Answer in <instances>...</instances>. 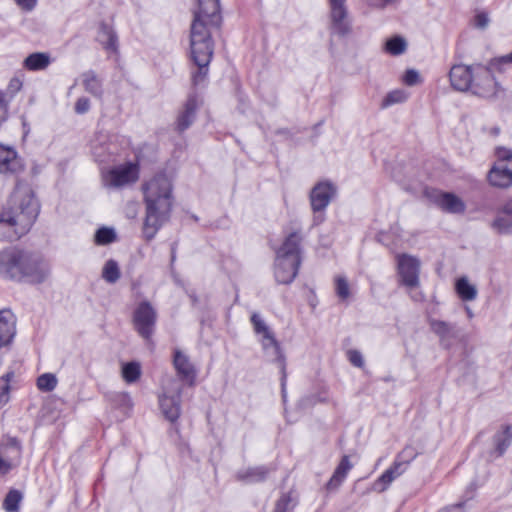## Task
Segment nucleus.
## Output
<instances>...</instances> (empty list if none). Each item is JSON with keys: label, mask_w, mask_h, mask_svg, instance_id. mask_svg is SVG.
I'll list each match as a JSON object with an SVG mask.
<instances>
[{"label": "nucleus", "mask_w": 512, "mask_h": 512, "mask_svg": "<svg viewBox=\"0 0 512 512\" xmlns=\"http://www.w3.org/2000/svg\"><path fill=\"white\" fill-rule=\"evenodd\" d=\"M465 504H466V501H461L456 504L448 505V506L442 508L441 510H439L438 512H465V509H464Z\"/></svg>", "instance_id": "obj_52"}, {"label": "nucleus", "mask_w": 512, "mask_h": 512, "mask_svg": "<svg viewBox=\"0 0 512 512\" xmlns=\"http://www.w3.org/2000/svg\"><path fill=\"white\" fill-rule=\"evenodd\" d=\"M175 259V253H174V250L172 251V261H174Z\"/></svg>", "instance_id": "obj_62"}, {"label": "nucleus", "mask_w": 512, "mask_h": 512, "mask_svg": "<svg viewBox=\"0 0 512 512\" xmlns=\"http://www.w3.org/2000/svg\"><path fill=\"white\" fill-rule=\"evenodd\" d=\"M348 359L350 363L355 367L362 368L364 366L363 356L358 350H350L348 352Z\"/></svg>", "instance_id": "obj_44"}, {"label": "nucleus", "mask_w": 512, "mask_h": 512, "mask_svg": "<svg viewBox=\"0 0 512 512\" xmlns=\"http://www.w3.org/2000/svg\"><path fill=\"white\" fill-rule=\"evenodd\" d=\"M51 63L50 54L47 52H34L29 54L24 62L23 67L29 71H40L46 69Z\"/></svg>", "instance_id": "obj_30"}, {"label": "nucleus", "mask_w": 512, "mask_h": 512, "mask_svg": "<svg viewBox=\"0 0 512 512\" xmlns=\"http://www.w3.org/2000/svg\"><path fill=\"white\" fill-rule=\"evenodd\" d=\"M200 104L201 101L197 93L193 92L188 95L175 120V130L178 133H183L194 123Z\"/></svg>", "instance_id": "obj_14"}, {"label": "nucleus", "mask_w": 512, "mask_h": 512, "mask_svg": "<svg viewBox=\"0 0 512 512\" xmlns=\"http://www.w3.org/2000/svg\"><path fill=\"white\" fill-rule=\"evenodd\" d=\"M346 1L347 0H329L331 32L338 36H345L351 30Z\"/></svg>", "instance_id": "obj_12"}, {"label": "nucleus", "mask_w": 512, "mask_h": 512, "mask_svg": "<svg viewBox=\"0 0 512 512\" xmlns=\"http://www.w3.org/2000/svg\"><path fill=\"white\" fill-rule=\"evenodd\" d=\"M90 109V101L86 97H80L75 103V112L77 114H84Z\"/></svg>", "instance_id": "obj_48"}, {"label": "nucleus", "mask_w": 512, "mask_h": 512, "mask_svg": "<svg viewBox=\"0 0 512 512\" xmlns=\"http://www.w3.org/2000/svg\"><path fill=\"white\" fill-rule=\"evenodd\" d=\"M489 15L487 12H478L474 17V25L479 29H485L489 24Z\"/></svg>", "instance_id": "obj_45"}, {"label": "nucleus", "mask_w": 512, "mask_h": 512, "mask_svg": "<svg viewBox=\"0 0 512 512\" xmlns=\"http://www.w3.org/2000/svg\"><path fill=\"white\" fill-rule=\"evenodd\" d=\"M181 395L182 389L177 388L173 395L163 393L159 396V406L164 417L174 423L181 414Z\"/></svg>", "instance_id": "obj_20"}, {"label": "nucleus", "mask_w": 512, "mask_h": 512, "mask_svg": "<svg viewBox=\"0 0 512 512\" xmlns=\"http://www.w3.org/2000/svg\"><path fill=\"white\" fill-rule=\"evenodd\" d=\"M143 193L146 206L143 235L149 241L170 217L174 201L172 181L165 173H158L143 185Z\"/></svg>", "instance_id": "obj_3"}, {"label": "nucleus", "mask_w": 512, "mask_h": 512, "mask_svg": "<svg viewBox=\"0 0 512 512\" xmlns=\"http://www.w3.org/2000/svg\"><path fill=\"white\" fill-rule=\"evenodd\" d=\"M400 0H365L367 5L377 9H384L398 3Z\"/></svg>", "instance_id": "obj_47"}, {"label": "nucleus", "mask_w": 512, "mask_h": 512, "mask_svg": "<svg viewBox=\"0 0 512 512\" xmlns=\"http://www.w3.org/2000/svg\"><path fill=\"white\" fill-rule=\"evenodd\" d=\"M107 400L112 408L128 415L133 409V401L128 392H112L107 394Z\"/></svg>", "instance_id": "obj_28"}, {"label": "nucleus", "mask_w": 512, "mask_h": 512, "mask_svg": "<svg viewBox=\"0 0 512 512\" xmlns=\"http://www.w3.org/2000/svg\"><path fill=\"white\" fill-rule=\"evenodd\" d=\"M138 177L137 166L132 163H126L104 173L103 183L106 187L119 188L136 182Z\"/></svg>", "instance_id": "obj_10"}, {"label": "nucleus", "mask_w": 512, "mask_h": 512, "mask_svg": "<svg viewBox=\"0 0 512 512\" xmlns=\"http://www.w3.org/2000/svg\"><path fill=\"white\" fill-rule=\"evenodd\" d=\"M455 288L459 297L464 301H472L477 296L476 287L470 284L465 277H461L457 280Z\"/></svg>", "instance_id": "obj_32"}, {"label": "nucleus", "mask_w": 512, "mask_h": 512, "mask_svg": "<svg viewBox=\"0 0 512 512\" xmlns=\"http://www.w3.org/2000/svg\"><path fill=\"white\" fill-rule=\"evenodd\" d=\"M39 211V203L31 188L18 181L0 213V240L12 242L27 234Z\"/></svg>", "instance_id": "obj_2"}, {"label": "nucleus", "mask_w": 512, "mask_h": 512, "mask_svg": "<svg viewBox=\"0 0 512 512\" xmlns=\"http://www.w3.org/2000/svg\"><path fill=\"white\" fill-rule=\"evenodd\" d=\"M25 170V163L12 146L0 143V174L18 176Z\"/></svg>", "instance_id": "obj_13"}, {"label": "nucleus", "mask_w": 512, "mask_h": 512, "mask_svg": "<svg viewBox=\"0 0 512 512\" xmlns=\"http://www.w3.org/2000/svg\"><path fill=\"white\" fill-rule=\"evenodd\" d=\"M272 470H274V468L264 465L249 467L245 470L238 471L236 477L238 480L247 483H257L264 481Z\"/></svg>", "instance_id": "obj_25"}, {"label": "nucleus", "mask_w": 512, "mask_h": 512, "mask_svg": "<svg viewBox=\"0 0 512 512\" xmlns=\"http://www.w3.org/2000/svg\"><path fill=\"white\" fill-rule=\"evenodd\" d=\"M494 70L497 71L495 67L491 66V60L488 66H475V75L470 89L474 95L485 99H494L503 92V88L494 77Z\"/></svg>", "instance_id": "obj_6"}, {"label": "nucleus", "mask_w": 512, "mask_h": 512, "mask_svg": "<svg viewBox=\"0 0 512 512\" xmlns=\"http://www.w3.org/2000/svg\"><path fill=\"white\" fill-rule=\"evenodd\" d=\"M301 263L276 257L274 263V277L278 284H291L296 278Z\"/></svg>", "instance_id": "obj_21"}, {"label": "nucleus", "mask_w": 512, "mask_h": 512, "mask_svg": "<svg viewBox=\"0 0 512 512\" xmlns=\"http://www.w3.org/2000/svg\"><path fill=\"white\" fill-rule=\"evenodd\" d=\"M474 75L475 66L454 65L449 72L451 86L461 92L468 91L472 87Z\"/></svg>", "instance_id": "obj_18"}, {"label": "nucleus", "mask_w": 512, "mask_h": 512, "mask_svg": "<svg viewBox=\"0 0 512 512\" xmlns=\"http://www.w3.org/2000/svg\"><path fill=\"white\" fill-rule=\"evenodd\" d=\"M99 41L105 50L118 51V36L112 26L105 22L99 25Z\"/></svg>", "instance_id": "obj_27"}, {"label": "nucleus", "mask_w": 512, "mask_h": 512, "mask_svg": "<svg viewBox=\"0 0 512 512\" xmlns=\"http://www.w3.org/2000/svg\"><path fill=\"white\" fill-rule=\"evenodd\" d=\"M302 241L303 235L300 229L289 233L281 246L276 250V257L301 263Z\"/></svg>", "instance_id": "obj_15"}, {"label": "nucleus", "mask_w": 512, "mask_h": 512, "mask_svg": "<svg viewBox=\"0 0 512 512\" xmlns=\"http://www.w3.org/2000/svg\"><path fill=\"white\" fill-rule=\"evenodd\" d=\"M404 453H398L393 464L379 476L372 485V489L378 493H382L388 489L390 484L405 472V463L401 459Z\"/></svg>", "instance_id": "obj_17"}, {"label": "nucleus", "mask_w": 512, "mask_h": 512, "mask_svg": "<svg viewBox=\"0 0 512 512\" xmlns=\"http://www.w3.org/2000/svg\"><path fill=\"white\" fill-rule=\"evenodd\" d=\"M173 363L179 378L182 381H186L190 385H193L197 374L196 369L190 362L188 356L177 350L174 354Z\"/></svg>", "instance_id": "obj_23"}, {"label": "nucleus", "mask_w": 512, "mask_h": 512, "mask_svg": "<svg viewBox=\"0 0 512 512\" xmlns=\"http://www.w3.org/2000/svg\"><path fill=\"white\" fill-rule=\"evenodd\" d=\"M403 81L408 86H414L420 81V75L416 70L409 69L405 72Z\"/></svg>", "instance_id": "obj_46"}, {"label": "nucleus", "mask_w": 512, "mask_h": 512, "mask_svg": "<svg viewBox=\"0 0 512 512\" xmlns=\"http://www.w3.org/2000/svg\"><path fill=\"white\" fill-rule=\"evenodd\" d=\"M9 444L15 448L16 452H17V455L19 456L20 453H21V445L19 443V441L16 439V438H12L10 439V442Z\"/></svg>", "instance_id": "obj_58"}, {"label": "nucleus", "mask_w": 512, "mask_h": 512, "mask_svg": "<svg viewBox=\"0 0 512 512\" xmlns=\"http://www.w3.org/2000/svg\"><path fill=\"white\" fill-rule=\"evenodd\" d=\"M492 228L495 229L499 234H511L512 233V219L508 217L498 216L494 219L491 224Z\"/></svg>", "instance_id": "obj_41"}, {"label": "nucleus", "mask_w": 512, "mask_h": 512, "mask_svg": "<svg viewBox=\"0 0 512 512\" xmlns=\"http://www.w3.org/2000/svg\"><path fill=\"white\" fill-rule=\"evenodd\" d=\"M409 290H410V296L413 301H415V302L424 301V298H425L424 294L420 290H417V288H413V289H409Z\"/></svg>", "instance_id": "obj_55"}, {"label": "nucleus", "mask_w": 512, "mask_h": 512, "mask_svg": "<svg viewBox=\"0 0 512 512\" xmlns=\"http://www.w3.org/2000/svg\"><path fill=\"white\" fill-rule=\"evenodd\" d=\"M494 442L496 446L497 455H504V453L512 443V427L510 425H506L501 434H496L494 436Z\"/></svg>", "instance_id": "obj_31"}, {"label": "nucleus", "mask_w": 512, "mask_h": 512, "mask_svg": "<svg viewBox=\"0 0 512 512\" xmlns=\"http://www.w3.org/2000/svg\"><path fill=\"white\" fill-rule=\"evenodd\" d=\"M251 323L253 325L254 332L257 335L261 336L260 343L262 345L263 350L273 357V361L278 363L281 371V391L283 398L286 397V382H287V373H286V358L281 349L280 343L275 338L274 333L265 323V321L261 318L258 313H253L251 315Z\"/></svg>", "instance_id": "obj_5"}, {"label": "nucleus", "mask_w": 512, "mask_h": 512, "mask_svg": "<svg viewBox=\"0 0 512 512\" xmlns=\"http://www.w3.org/2000/svg\"><path fill=\"white\" fill-rule=\"evenodd\" d=\"M501 212L507 216L512 217V199H509L504 203V205L501 208Z\"/></svg>", "instance_id": "obj_56"}, {"label": "nucleus", "mask_w": 512, "mask_h": 512, "mask_svg": "<svg viewBox=\"0 0 512 512\" xmlns=\"http://www.w3.org/2000/svg\"><path fill=\"white\" fill-rule=\"evenodd\" d=\"M121 277L118 262L114 259H109L105 262L102 269V278L110 284L116 283Z\"/></svg>", "instance_id": "obj_33"}, {"label": "nucleus", "mask_w": 512, "mask_h": 512, "mask_svg": "<svg viewBox=\"0 0 512 512\" xmlns=\"http://www.w3.org/2000/svg\"><path fill=\"white\" fill-rule=\"evenodd\" d=\"M16 334V317L9 309L0 310V349L9 346Z\"/></svg>", "instance_id": "obj_22"}, {"label": "nucleus", "mask_w": 512, "mask_h": 512, "mask_svg": "<svg viewBox=\"0 0 512 512\" xmlns=\"http://www.w3.org/2000/svg\"><path fill=\"white\" fill-rule=\"evenodd\" d=\"M22 88V81L19 78H12L8 84L7 91L8 93L13 96L17 92H19Z\"/></svg>", "instance_id": "obj_49"}, {"label": "nucleus", "mask_w": 512, "mask_h": 512, "mask_svg": "<svg viewBox=\"0 0 512 512\" xmlns=\"http://www.w3.org/2000/svg\"><path fill=\"white\" fill-rule=\"evenodd\" d=\"M49 273V264L35 253L16 248L0 251V276L5 279L40 284Z\"/></svg>", "instance_id": "obj_4"}, {"label": "nucleus", "mask_w": 512, "mask_h": 512, "mask_svg": "<svg viewBox=\"0 0 512 512\" xmlns=\"http://www.w3.org/2000/svg\"><path fill=\"white\" fill-rule=\"evenodd\" d=\"M407 43L401 36H395L386 42L385 48L391 55H400L405 52Z\"/></svg>", "instance_id": "obj_37"}, {"label": "nucleus", "mask_w": 512, "mask_h": 512, "mask_svg": "<svg viewBox=\"0 0 512 512\" xmlns=\"http://www.w3.org/2000/svg\"><path fill=\"white\" fill-rule=\"evenodd\" d=\"M222 23L219 0H198L190 27V53L195 69L191 71L194 87L203 85L208 77L209 64L213 57L212 32Z\"/></svg>", "instance_id": "obj_1"}, {"label": "nucleus", "mask_w": 512, "mask_h": 512, "mask_svg": "<svg viewBox=\"0 0 512 512\" xmlns=\"http://www.w3.org/2000/svg\"><path fill=\"white\" fill-rule=\"evenodd\" d=\"M404 453H398L393 464L379 476L372 485V489L378 493H382L388 489L390 484L405 472V463L401 459Z\"/></svg>", "instance_id": "obj_16"}, {"label": "nucleus", "mask_w": 512, "mask_h": 512, "mask_svg": "<svg viewBox=\"0 0 512 512\" xmlns=\"http://www.w3.org/2000/svg\"><path fill=\"white\" fill-rule=\"evenodd\" d=\"M430 198L442 211L451 214H463L466 210L464 201L451 192L434 191Z\"/></svg>", "instance_id": "obj_19"}, {"label": "nucleus", "mask_w": 512, "mask_h": 512, "mask_svg": "<svg viewBox=\"0 0 512 512\" xmlns=\"http://www.w3.org/2000/svg\"><path fill=\"white\" fill-rule=\"evenodd\" d=\"M23 494L17 489H10L3 501V509L6 512H18Z\"/></svg>", "instance_id": "obj_34"}, {"label": "nucleus", "mask_w": 512, "mask_h": 512, "mask_svg": "<svg viewBox=\"0 0 512 512\" xmlns=\"http://www.w3.org/2000/svg\"><path fill=\"white\" fill-rule=\"evenodd\" d=\"M324 220H325V211L314 213V216H313V225L314 226L320 225L321 223L324 222Z\"/></svg>", "instance_id": "obj_57"}, {"label": "nucleus", "mask_w": 512, "mask_h": 512, "mask_svg": "<svg viewBox=\"0 0 512 512\" xmlns=\"http://www.w3.org/2000/svg\"><path fill=\"white\" fill-rule=\"evenodd\" d=\"M16 3L25 10H32L36 4L37 0H16Z\"/></svg>", "instance_id": "obj_53"}, {"label": "nucleus", "mask_w": 512, "mask_h": 512, "mask_svg": "<svg viewBox=\"0 0 512 512\" xmlns=\"http://www.w3.org/2000/svg\"><path fill=\"white\" fill-rule=\"evenodd\" d=\"M495 155L497 162L488 173V181L492 186L507 188L512 185V150L500 146Z\"/></svg>", "instance_id": "obj_7"}, {"label": "nucleus", "mask_w": 512, "mask_h": 512, "mask_svg": "<svg viewBox=\"0 0 512 512\" xmlns=\"http://www.w3.org/2000/svg\"><path fill=\"white\" fill-rule=\"evenodd\" d=\"M397 270L400 283L408 289L418 288L420 261L408 254L397 255Z\"/></svg>", "instance_id": "obj_9"}, {"label": "nucleus", "mask_w": 512, "mask_h": 512, "mask_svg": "<svg viewBox=\"0 0 512 512\" xmlns=\"http://www.w3.org/2000/svg\"><path fill=\"white\" fill-rule=\"evenodd\" d=\"M336 194L337 188L329 180L320 181L315 184L309 195L313 213L324 212Z\"/></svg>", "instance_id": "obj_11"}, {"label": "nucleus", "mask_w": 512, "mask_h": 512, "mask_svg": "<svg viewBox=\"0 0 512 512\" xmlns=\"http://www.w3.org/2000/svg\"><path fill=\"white\" fill-rule=\"evenodd\" d=\"M13 468V464L0 456V474H7Z\"/></svg>", "instance_id": "obj_54"}, {"label": "nucleus", "mask_w": 512, "mask_h": 512, "mask_svg": "<svg viewBox=\"0 0 512 512\" xmlns=\"http://www.w3.org/2000/svg\"><path fill=\"white\" fill-rule=\"evenodd\" d=\"M352 467L353 465L350 462L349 456L344 455L335 468L331 478L327 482L326 489L328 491L337 490L346 479L348 472L352 469Z\"/></svg>", "instance_id": "obj_24"}, {"label": "nucleus", "mask_w": 512, "mask_h": 512, "mask_svg": "<svg viewBox=\"0 0 512 512\" xmlns=\"http://www.w3.org/2000/svg\"><path fill=\"white\" fill-rule=\"evenodd\" d=\"M10 400V385L4 384L0 392V409H2Z\"/></svg>", "instance_id": "obj_51"}, {"label": "nucleus", "mask_w": 512, "mask_h": 512, "mask_svg": "<svg viewBox=\"0 0 512 512\" xmlns=\"http://www.w3.org/2000/svg\"><path fill=\"white\" fill-rule=\"evenodd\" d=\"M407 450L408 452H406L404 457L401 459L405 463V470L407 469L410 462L413 461L416 457V452L411 446H406L400 453H404Z\"/></svg>", "instance_id": "obj_50"}, {"label": "nucleus", "mask_w": 512, "mask_h": 512, "mask_svg": "<svg viewBox=\"0 0 512 512\" xmlns=\"http://www.w3.org/2000/svg\"><path fill=\"white\" fill-rule=\"evenodd\" d=\"M2 102H3L2 93L0 92V110L2 109Z\"/></svg>", "instance_id": "obj_61"}, {"label": "nucleus", "mask_w": 512, "mask_h": 512, "mask_svg": "<svg viewBox=\"0 0 512 512\" xmlns=\"http://www.w3.org/2000/svg\"><path fill=\"white\" fill-rule=\"evenodd\" d=\"M499 132H500V129L498 127H495L492 129V134H494V135H498Z\"/></svg>", "instance_id": "obj_60"}, {"label": "nucleus", "mask_w": 512, "mask_h": 512, "mask_svg": "<svg viewBox=\"0 0 512 512\" xmlns=\"http://www.w3.org/2000/svg\"><path fill=\"white\" fill-rule=\"evenodd\" d=\"M13 377H14V373L12 371H9L2 376V380L5 381V384L9 385V383Z\"/></svg>", "instance_id": "obj_59"}, {"label": "nucleus", "mask_w": 512, "mask_h": 512, "mask_svg": "<svg viewBox=\"0 0 512 512\" xmlns=\"http://www.w3.org/2000/svg\"><path fill=\"white\" fill-rule=\"evenodd\" d=\"M57 377L52 373H44L37 378V388L43 392H51L57 386Z\"/></svg>", "instance_id": "obj_36"}, {"label": "nucleus", "mask_w": 512, "mask_h": 512, "mask_svg": "<svg viewBox=\"0 0 512 512\" xmlns=\"http://www.w3.org/2000/svg\"><path fill=\"white\" fill-rule=\"evenodd\" d=\"M141 376V366L138 362L132 361L123 365L122 377L127 383L136 382Z\"/></svg>", "instance_id": "obj_35"}, {"label": "nucleus", "mask_w": 512, "mask_h": 512, "mask_svg": "<svg viewBox=\"0 0 512 512\" xmlns=\"http://www.w3.org/2000/svg\"><path fill=\"white\" fill-rule=\"evenodd\" d=\"M117 238L113 228L101 227L95 233V242L98 245H107L114 242Z\"/></svg>", "instance_id": "obj_38"}, {"label": "nucleus", "mask_w": 512, "mask_h": 512, "mask_svg": "<svg viewBox=\"0 0 512 512\" xmlns=\"http://www.w3.org/2000/svg\"><path fill=\"white\" fill-rule=\"evenodd\" d=\"M431 330L440 338L442 344L455 339L458 334L455 325L437 319L429 320Z\"/></svg>", "instance_id": "obj_26"}, {"label": "nucleus", "mask_w": 512, "mask_h": 512, "mask_svg": "<svg viewBox=\"0 0 512 512\" xmlns=\"http://www.w3.org/2000/svg\"><path fill=\"white\" fill-rule=\"evenodd\" d=\"M506 64H512V52L507 55L491 59V66L495 67L498 72H504V66Z\"/></svg>", "instance_id": "obj_43"}, {"label": "nucleus", "mask_w": 512, "mask_h": 512, "mask_svg": "<svg viewBox=\"0 0 512 512\" xmlns=\"http://www.w3.org/2000/svg\"><path fill=\"white\" fill-rule=\"evenodd\" d=\"M407 99V94L400 89L393 90L389 92L381 102V108L385 109L394 104H399L405 102Z\"/></svg>", "instance_id": "obj_39"}, {"label": "nucleus", "mask_w": 512, "mask_h": 512, "mask_svg": "<svg viewBox=\"0 0 512 512\" xmlns=\"http://www.w3.org/2000/svg\"><path fill=\"white\" fill-rule=\"evenodd\" d=\"M292 498L290 494L284 493L276 501L273 512H292L293 507L291 506Z\"/></svg>", "instance_id": "obj_42"}, {"label": "nucleus", "mask_w": 512, "mask_h": 512, "mask_svg": "<svg viewBox=\"0 0 512 512\" xmlns=\"http://www.w3.org/2000/svg\"><path fill=\"white\" fill-rule=\"evenodd\" d=\"M335 292L338 298L345 301L350 296V287L347 279L343 276H337L335 278Z\"/></svg>", "instance_id": "obj_40"}, {"label": "nucleus", "mask_w": 512, "mask_h": 512, "mask_svg": "<svg viewBox=\"0 0 512 512\" xmlns=\"http://www.w3.org/2000/svg\"><path fill=\"white\" fill-rule=\"evenodd\" d=\"M82 83L87 93L94 97H102L103 95V84L101 79L97 76L95 71L88 70L81 74Z\"/></svg>", "instance_id": "obj_29"}, {"label": "nucleus", "mask_w": 512, "mask_h": 512, "mask_svg": "<svg viewBox=\"0 0 512 512\" xmlns=\"http://www.w3.org/2000/svg\"><path fill=\"white\" fill-rule=\"evenodd\" d=\"M157 311L147 301H141L133 311L132 323L135 331L144 339L149 340L155 331Z\"/></svg>", "instance_id": "obj_8"}]
</instances>
